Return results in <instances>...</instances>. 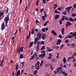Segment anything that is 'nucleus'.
<instances>
[{
  "instance_id": "nucleus-1",
  "label": "nucleus",
  "mask_w": 76,
  "mask_h": 76,
  "mask_svg": "<svg viewBox=\"0 0 76 76\" xmlns=\"http://www.w3.org/2000/svg\"><path fill=\"white\" fill-rule=\"evenodd\" d=\"M42 35V34H40L39 33H38L37 34V36L38 38L37 37H36L34 39V45H36V43L38 42L37 41H38L39 40L41 39Z\"/></svg>"
},
{
  "instance_id": "nucleus-2",
  "label": "nucleus",
  "mask_w": 76,
  "mask_h": 76,
  "mask_svg": "<svg viewBox=\"0 0 76 76\" xmlns=\"http://www.w3.org/2000/svg\"><path fill=\"white\" fill-rule=\"evenodd\" d=\"M41 53H42L41 54L39 55V57L40 58L41 57L42 58H43L46 56L45 51L44 50L43 51H42Z\"/></svg>"
},
{
  "instance_id": "nucleus-3",
  "label": "nucleus",
  "mask_w": 76,
  "mask_h": 76,
  "mask_svg": "<svg viewBox=\"0 0 76 76\" xmlns=\"http://www.w3.org/2000/svg\"><path fill=\"white\" fill-rule=\"evenodd\" d=\"M9 20V15L7 14V15H6V17H5L4 20V22L8 23V21Z\"/></svg>"
},
{
  "instance_id": "nucleus-4",
  "label": "nucleus",
  "mask_w": 76,
  "mask_h": 76,
  "mask_svg": "<svg viewBox=\"0 0 76 76\" xmlns=\"http://www.w3.org/2000/svg\"><path fill=\"white\" fill-rule=\"evenodd\" d=\"M39 61H37L36 64H35V67H36V69H37L38 70L39 69L40 66H39Z\"/></svg>"
},
{
  "instance_id": "nucleus-5",
  "label": "nucleus",
  "mask_w": 76,
  "mask_h": 76,
  "mask_svg": "<svg viewBox=\"0 0 76 76\" xmlns=\"http://www.w3.org/2000/svg\"><path fill=\"white\" fill-rule=\"evenodd\" d=\"M61 20H62V21H64L65 20H66V21H69V18L63 15L62 18H61Z\"/></svg>"
},
{
  "instance_id": "nucleus-6",
  "label": "nucleus",
  "mask_w": 76,
  "mask_h": 76,
  "mask_svg": "<svg viewBox=\"0 0 76 76\" xmlns=\"http://www.w3.org/2000/svg\"><path fill=\"white\" fill-rule=\"evenodd\" d=\"M48 16V15L46 14V11H45L44 13V16H42V20H44L45 19V18H47Z\"/></svg>"
},
{
  "instance_id": "nucleus-7",
  "label": "nucleus",
  "mask_w": 76,
  "mask_h": 76,
  "mask_svg": "<svg viewBox=\"0 0 76 76\" xmlns=\"http://www.w3.org/2000/svg\"><path fill=\"white\" fill-rule=\"evenodd\" d=\"M23 50V46H22L21 48V49L19 48H18V50L17 51V52L18 53H19L21 52H22V51Z\"/></svg>"
},
{
  "instance_id": "nucleus-8",
  "label": "nucleus",
  "mask_w": 76,
  "mask_h": 76,
  "mask_svg": "<svg viewBox=\"0 0 76 76\" xmlns=\"http://www.w3.org/2000/svg\"><path fill=\"white\" fill-rule=\"evenodd\" d=\"M1 28L2 31H3L4 29L5 28V23L4 22H2V23L1 25Z\"/></svg>"
},
{
  "instance_id": "nucleus-9",
  "label": "nucleus",
  "mask_w": 76,
  "mask_h": 76,
  "mask_svg": "<svg viewBox=\"0 0 76 76\" xmlns=\"http://www.w3.org/2000/svg\"><path fill=\"white\" fill-rule=\"evenodd\" d=\"M70 35H72L73 37H75L74 39H76V32H75V33H73L72 32H71L70 33Z\"/></svg>"
},
{
  "instance_id": "nucleus-10",
  "label": "nucleus",
  "mask_w": 76,
  "mask_h": 76,
  "mask_svg": "<svg viewBox=\"0 0 76 76\" xmlns=\"http://www.w3.org/2000/svg\"><path fill=\"white\" fill-rule=\"evenodd\" d=\"M60 66L59 68H57V72H59L60 70H61L62 68H63V66L62 65H60Z\"/></svg>"
},
{
  "instance_id": "nucleus-11",
  "label": "nucleus",
  "mask_w": 76,
  "mask_h": 76,
  "mask_svg": "<svg viewBox=\"0 0 76 76\" xmlns=\"http://www.w3.org/2000/svg\"><path fill=\"white\" fill-rule=\"evenodd\" d=\"M72 23H71L69 22V21H67V23H66V27H68L70 25H72Z\"/></svg>"
},
{
  "instance_id": "nucleus-12",
  "label": "nucleus",
  "mask_w": 76,
  "mask_h": 76,
  "mask_svg": "<svg viewBox=\"0 0 76 76\" xmlns=\"http://www.w3.org/2000/svg\"><path fill=\"white\" fill-rule=\"evenodd\" d=\"M61 40L60 39H58V40L57 42L56 43V45H59L61 43Z\"/></svg>"
},
{
  "instance_id": "nucleus-13",
  "label": "nucleus",
  "mask_w": 76,
  "mask_h": 76,
  "mask_svg": "<svg viewBox=\"0 0 76 76\" xmlns=\"http://www.w3.org/2000/svg\"><path fill=\"white\" fill-rule=\"evenodd\" d=\"M72 8V7H66V9L65 10H67V12H69V11L70 10V9H71Z\"/></svg>"
},
{
  "instance_id": "nucleus-14",
  "label": "nucleus",
  "mask_w": 76,
  "mask_h": 76,
  "mask_svg": "<svg viewBox=\"0 0 76 76\" xmlns=\"http://www.w3.org/2000/svg\"><path fill=\"white\" fill-rule=\"evenodd\" d=\"M20 75V70H18V71L17 72V74L16 75V76Z\"/></svg>"
},
{
  "instance_id": "nucleus-15",
  "label": "nucleus",
  "mask_w": 76,
  "mask_h": 76,
  "mask_svg": "<svg viewBox=\"0 0 76 76\" xmlns=\"http://www.w3.org/2000/svg\"><path fill=\"white\" fill-rule=\"evenodd\" d=\"M46 34H44L42 36V39L44 40V39L46 38Z\"/></svg>"
},
{
  "instance_id": "nucleus-16",
  "label": "nucleus",
  "mask_w": 76,
  "mask_h": 76,
  "mask_svg": "<svg viewBox=\"0 0 76 76\" xmlns=\"http://www.w3.org/2000/svg\"><path fill=\"white\" fill-rule=\"evenodd\" d=\"M4 12H0V20L1 19V17L3 15H4Z\"/></svg>"
},
{
  "instance_id": "nucleus-17",
  "label": "nucleus",
  "mask_w": 76,
  "mask_h": 76,
  "mask_svg": "<svg viewBox=\"0 0 76 76\" xmlns=\"http://www.w3.org/2000/svg\"><path fill=\"white\" fill-rule=\"evenodd\" d=\"M59 15H55V19L56 20L58 19L59 18Z\"/></svg>"
},
{
  "instance_id": "nucleus-18",
  "label": "nucleus",
  "mask_w": 76,
  "mask_h": 76,
  "mask_svg": "<svg viewBox=\"0 0 76 76\" xmlns=\"http://www.w3.org/2000/svg\"><path fill=\"white\" fill-rule=\"evenodd\" d=\"M64 28H63L62 29V31H61V32L62 33V34L63 35L64 34Z\"/></svg>"
},
{
  "instance_id": "nucleus-19",
  "label": "nucleus",
  "mask_w": 76,
  "mask_h": 76,
  "mask_svg": "<svg viewBox=\"0 0 76 76\" xmlns=\"http://www.w3.org/2000/svg\"><path fill=\"white\" fill-rule=\"evenodd\" d=\"M63 61L64 62V64H65L66 61V59L65 57H64L63 59Z\"/></svg>"
},
{
  "instance_id": "nucleus-20",
  "label": "nucleus",
  "mask_w": 76,
  "mask_h": 76,
  "mask_svg": "<svg viewBox=\"0 0 76 76\" xmlns=\"http://www.w3.org/2000/svg\"><path fill=\"white\" fill-rule=\"evenodd\" d=\"M38 72L37 70H35L34 71V72L33 73V75H36L37 72Z\"/></svg>"
},
{
  "instance_id": "nucleus-21",
  "label": "nucleus",
  "mask_w": 76,
  "mask_h": 76,
  "mask_svg": "<svg viewBox=\"0 0 76 76\" xmlns=\"http://www.w3.org/2000/svg\"><path fill=\"white\" fill-rule=\"evenodd\" d=\"M63 75H64L65 76H66L68 75V73H65L64 71L63 72Z\"/></svg>"
},
{
  "instance_id": "nucleus-22",
  "label": "nucleus",
  "mask_w": 76,
  "mask_h": 76,
  "mask_svg": "<svg viewBox=\"0 0 76 76\" xmlns=\"http://www.w3.org/2000/svg\"><path fill=\"white\" fill-rule=\"evenodd\" d=\"M69 20L68 21H69V22H73V19L72 18H69Z\"/></svg>"
},
{
  "instance_id": "nucleus-23",
  "label": "nucleus",
  "mask_w": 76,
  "mask_h": 76,
  "mask_svg": "<svg viewBox=\"0 0 76 76\" xmlns=\"http://www.w3.org/2000/svg\"><path fill=\"white\" fill-rule=\"evenodd\" d=\"M45 49V47L44 46H42V47L41 49V51H43Z\"/></svg>"
},
{
  "instance_id": "nucleus-24",
  "label": "nucleus",
  "mask_w": 76,
  "mask_h": 76,
  "mask_svg": "<svg viewBox=\"0 0 76 76\" xmlns=\"http://www.w3.org/2000/svg\"><path fill=\"white\" fill-rule=\"evenodd\" d=\"M63 9V8L62 7L58 8V10L59 11H61Z\"/></svg>"
},
{
  "instance_id": "nucleus-25",
  "label": "nucleus",
  "mask_w": 76,
  "mask_h": 76,
  "mask_svg": "<svg viewBox=\"0 0 76 76\" xmlns=\"http://www.w3.org/2000/svg\"><path fill=\"white\" fill-rule=\"evenodd\" d=\"M23 55L22 54H21L20 56V59H22L23 58Z\"/></svg>"
},
{
  "instance_id": "nucleus-26",
  "label": "nucleus",
  "mask_w": 76,
  "mask_h": 76,
  "mask_svg": "<svg viewBox=\"0 0 76 76\" xmlns=\"http://www.w3.org/2000/svg\"><path fill=\"white\" fill-rule=\"evenodd\" d=\"M34 29L33 28L31 30V34H34Z\"/></svg>"
},
{
  "instance_id": "nucleus-27",
  "label": "nucleus",
  "mask_w": 76,
  "mask_h": 76,
  "mask_svg": "<svg viewBox=\"0 0 76 76\" xmlns=\"http://www.w3.org/2000/svg\"><path fill=\"white\" fill-rule=\"evenodd\" d=\"M4 61H1V63L0 64V66H2L3 65Z\"/></svg>"
},
{
  "instance_id": "nucleus-28",
  "label": "nucleus",
  "mask_w": 76,
  "mask_h": 76,
  "mask_svg": "<svg viewBox=\"0 0 76 76\" xmlns=\"http://www.w3.org/2000/svg\"><path fill=\"white\" fill-rule=\"evenodd\" d=\"M64 44H62L61 45V46L60 47V49H61V48H63L64 47Z\"/></svg>"
},
{
  "instance_id": "nucleus-29",
  "label": "nucleus",
  "mask_w": 76,
  "mask_h": 76,
  "mask_svg": "<svg viewBox=\"0 0 76 76\" xmlns=\"http://www.w3.org/2000/svg\"><path fill=\"white\" fill-rule=\"evenodd\" d=\"M63 72L62 69H61L60 72L59 71H58L57 72L59 73V74H61Z\"/></svg>"
},
{
  "instance_id": "nucleus-30",
  "label": "nucleus",
  "mask_w": 76,
  "mask_h": 76,
  "mask_svg": "<svg viewBox=\"0 0 76 76\" xmlns=\"http://www.w3.org/2000/svg\"><path fill=\"white\" fill-rule=\"evenodd\" d=\"M57 5L56 4H55V5H54V7H53V9L55 10L56 9V8H57Z\"/></svg>"
},
{
  "instance_id": "nucleus-31",
  "label": "nucleus",
  "mask_w": 76,
  "mask_h": 76,
  "mask_svg": "<svg viewBox=\"0 0 76 76\" xmlns=\"http://www.w3.org/2000/svg\"><path fill=\"white\" fill-rule=\"evenodd\" d=\"M72 16L75 17L76 16V13L75 14H74V13H72L71 15Z\"/></svg>"
},
{
  "instance_id": "nucleus-32",
  "label": "nucleus",
  "mask_w": 76,
  "mask_h": 76,
  "mask_svg": "<svg viewBox=\"0 0 76 76\" xmlns=\"http://www.w3.org/2000/svg\"><path fill=\"white\" fill-rule=\"evenodd\" d=\"M59 24L60 25H62V20H59Z\"/></svg>"
},
{
  "instance_id": "nucleus-33",
  "label": "nucleus",
  "mask_w": 76,
  "mask_h": 76,
  "mask_svg": "<svg viewBox=\"0 0 76 76\" xmlns=\"http://www.w3.org/2000/svg\"><path fill=\"white\" fill-rule=\"evenodd\" d=\"M44 43H45V42H44V41H41V42H40V44H42L43 45L44 44Z\"/></svg>"
},
{
  "instance_id": "nucleus-34",
  "label": "nucleus",
  "mask_w": 76,
  "mask_h": 76,
  "mask_svg": "<svg viewBox=\"0 0 76 76\" xmlns=\"http://www.w3.org/2000/svg\"><path fill=\"white\" fill-rule=\"evenodd\" d=\"M34 56H31V58H30V59L32 60H34Z\"/></svg>"
},
{
  "instance_id": "nucleus-35",
  "label": "nucleus",
  "mask_w": 76,
  "mask_h": 76,
  "mask_svg": "<svg viewBox=\"0 0 76 76\" xmlns=\"http://www.w3.org/2000/svg\"><path fill=\"white\" fill-rule=\"evenodd\" d=\"M71 46L73 48H75V44L73 43L72 44Z\"/></svg>"
},
{
  "instance_id": "nucleus-36",
  "label": "nucleus",
  "mask_w": 76,
  "mask_h": 76,
  "mask_svg": "<svg viewBox=\"0 0 76 76\" xmlns=\"http://www.w3.org/2000/svg\"><path fill=\"white\" fill-rule=\"evenodd\" d=\"M74 56H72L71 57H70L69 58H68V61H69L70 59L72 58H74Z\"/></svg>"
},
{
  "instance_id": "nucleus-37",
  "label": "nucleus",
  "mask_w": 76,
  "mask_h": 76,
  "mask_svg": "<svg viewBox=\"0 0 76 76\" xmlns=\"http://www.w3.org/2000/svg\"><path fill=\"white\" fill-rule=\"evenodd\" d=\"M73 7H74V8H75V9H76V3H74V5H73Z\"/></svg>"
},
{
  "instance_id": "nucleus-38",
  "label": "nucleus",
  "mask_w": 76,
  "mask_h": 76,
  "mask_svg": "<svg viewBox=\"0 0 76 76\" xmlns=\"http://www.w3.org/2000/svg\"><path fill=\"white\" fill-rule=\"evenodd\" d=\"M62 13L64 15H66V10H64V12H63Z\"/></svg>"
},
{
  "instance_id": "nucleus-39",
  "label": "nucleus",
  "mask_w": 76,
  "mask_h": 76,
  "mask_svg": "<svg viewBox=\"0 0 76 76\" xmlns=\"http://www.w3.org/2000/svg\"><path fill=\"white\" fill-rule=\"evenodd\" d=\"M42 32H44L45 31V28H43L42 29Z\"/></svg>"
},
{
  "instance_id": "nucleus-40",
  "label": "nucleus",
  "mask_w": 76,
  "mask_h": 76,
  "mask_svg": "<svg viewBox=\"0 0 76 76\" xmlns=\"http://www.w3.org/2000/svg\"><path fill=\"white\" fill-rule=\"evenodd\" d=\"M49 65H50L49 64H45V66L46 67H48V66H49Z\"/></svg>"
},
{
  "instance_id": "nucleus-41",
  "label": "nucleus",
  "mask_w": 76,
  "mask_h": 76,
  "mask_svg": "<svg viewBox=\"0 0 76 76\" xmlns=\"http://www.w3.org/2000/svg\"><path fill=\"white\" fill-rule=\"evenodd\" d=\"M56 54L57 55V56L56 57V58H59V57H58V55H59V54H58V53H56Z\"/></svg>"
},
{
  "instance_id": "nucleus-42",
  "label": "nucleus",
  "mask_w": 76,
  "mask_h": 76,
  "mask_svg": "<svg viewBox=\"0 0 76 76\" xmlns=\"http://www.w3.org/2000/svg\"><path fill=\"white\" fill-rule=\"evenodd\" d=\"M57 71H56L55 70L53 71V73L55 74V75H56L57 73Z\"/></svg>"
},
{
  "instance_id": "nucleus-43",
  "label": "nucleus",
  "mask_w": 76,
  "mask_h": 76,
  "mask_svg": "<svg viewBox=\"0 0 76 76\" xmlns=\"http://www.w3.org/2000/svg\"><path fill=\"white\" fill-rule=\"evenodd\" d=\"M21 26H20V28H19V33H20V32L21 31Z\"/></svg>"
},
{
  "instance_id": "nucleus-44",
  "label": "nucleus",
  "mask_w": 76,
  "mask_h": 76,
  "mask_svg": "<svg viewBox=\"0 0 76 76\" xmlns=\"http://www.w3.org/2000/svg\"><path fill=\"white\" fill-rule=\"evenodd\" d=\"M59 37L60 38H62V36L61 35V34H59Z\"/></svg>"
},
{
  "instance_id": "nucleus-45",
  "label": "nucleus",
  "mask_w": 76,
  "mask_h": 76,
  "mask_svg": "<svg viewBox=\"0 0 76 76\" xmlns=\"http://www.w3.org/2000/svg\"><path fill=\"white\" fill-rule=\"evenodd\" d=\"M51 62L53 63L55 61V59H52V60H51Z\"/></svg>"
},
{
  "instance_id": "nucleus-46",
  "label": "nucleus",
  "mask_w": 76,
  "mask_h": 76,
  "mask_svg": "<svg viewBox=\"0 0 76 76\" xmlns=\"http://www.w3.org/2000/svg\"><path fill=\"white\" fill-rule=\"evenodd\" d=\"M30 35H28V36H27V40H28V39L30 38Z\"/></svg>"
},
{
  "instance_id": "nucleus-47",
  "label": "nucleus",
  "mask_w": 76,
  "mask_h": 76,
  "mask_svg": "<svg viewBox=\"0 0 76 76\" xmlns=\"http://www.w3.org/2000/svg\"><path fill=\"white\" fill-rule=\"evenodd\" d=\"M68 37H69V38H73V37L70 35H68Z\"/></svg>"
},
{
  "instance_id": "nucleus-48",
  "label": "nucleus",
  "mask_w": 76,
  "mask_h": 76,
  "mask_svg": "<svg viewBox=\"0 0 76 76\" xmlns=\"http://www.w3.org/2000/svg\"><path fill=\"white\" fill-rule=\"evenodd\" d=\"M43 3L45 4L46 3V0H42Z\"/></svg>"
},
{
  "instance_id": "nucleus-49",
  "label": "nucleus",
  "mask_w": 76,
  "mask_h": 76,
  "mask_svg": "<svg viewBox=\"0 0 76 76\" xmlns=\"http://www.w3.org/2000/svg\"><path fill=\"white\" fill-rule=\"evenodd\" d=\"M39 1L38 0L37 1V2L36 3V5H37V6L38 5Z\"/></svg>"
},
{
  "instance_id": "nucleus-50",
  "label": "nucleus",
  "mask_w": 76,
  "mask_h": 76,
  "mask_svg": "<svg viewBox=\"0 0 76 76\" xmlns=\"http://www.w3.org/2000/svg\"><path fill=\"white\" fill-rule=\"evenodd\" d=\"M17 32H18V30H16V31L15 32V33L14 34L15 36V35L17 34Z\"/></svg>"
},
{
  "instance_id": "nucleus-51",
  "label": "nucleus",
  "mask_w": 76,
  "mask_h": 76,
  "mask_svg": "<svg viewBox=\"0 0 76 76\" xmlns=\"http://www.w3.org/2000/svg\"><path fill=\"white\" fill-rule=\"evenodd\" d=\"M27 9H28V7L27 6H26V7L25 8V11H27Z\"/></svg>"
},
{
  "instance_id": "nucleus-52",
  "label": "nucleus",
  "mask_w": 76,
  "mask_h": 76,
  "mask_svg": "<svg viewBox=\"0 0 76 76\" xmlns=\"http://www.w3.org/2000/svg\"><path fill=\"white\" fill-rule=\"evenodd\" d=\"M20 63L23 64V65H25V63H24V62H23Z\"/></svg>"
},
{
  "instance_id": "nucleus-53",
  "label": "nucleus",
  "mask_w": 76,
  "mask_h": 76,
  "mask_svg": "<svg viewBox=\"0 0 76 76\" xmlns=\"http://www.w3.org/2000/svg\"><path fill=\"white\" fill-rule=\"evenodd\" d=\"M44 10V8H43L42 9H41L40 10V12L41 13Z\"/></svg>"
},
{
  "instance_id": "nucleus-54",
  "label": "nucleus",
  "mask_w": 76,
  "mask_h": 76,
  "mask_svg": "<svg viewBox=\"0 0 76 76\" xmlns=\"http://www.w3.org/2000/svg\"><path fill=\"white\" fill-rule=\"evenodd\" d=\"M65 41H66V43H68V39H67Z\"/></svg>"
},
{
  "instance_id": "nucleus-55",
  "label": "nucleus",
  "mask_w": 76,
  "mask_h": 76,
  "mask_svg": "<svg viewBox=\"0 0 76 76\" xmlns=\"http://www.w3.org/2000/svg\"><path fill=\"white\" fill-rule=\"evenodd\" d=\"M39 48H37V49H36V51H37V52H38V51H39Z\"/></svg>"
},
{
  "instance_id": "nucleus-56",
  "label": "nucleus",
  "mask_w": 76,
  "mask_h": 76,
  "mask_svg": "<svg viewBox=\"0 0 76 76\" xmlns=\"http://www.w3.org/2000/svg\"><path fill=\"white\" fill-rule=\"evenodd\" d=\"M73 66L75 67H76V62L75 63H74Z\"/></svg>"
},
{
  "instance_id": "nucleus-57",
  "label": "nucleus",
  "mask_w": 76,
  "mask_h": 76,
  "mask_svg": "<svg viewBox=\"0 0 76 76\" xmlns=\"http://www.w3.org/2000/svg\"><path fill=\"white\" fill-rule=\"evenodd\" d=\"M73 59H74V60L73 61V62L75 61H76V60H75V57H73Z\"/></svg>"
},
{
  "instance_id": "nucleus-58",
  "label": "nucleus",
  "mask_w": 76,
  "mask_h": 76,
  "mask_svg": "<svg viewBox=\"0 0 76 76\" xmlns=\"http://www.w3.org/2000/svg\"><path fill=\"white\" fill-rule=\"evenodd\" d=\"M48 30V28H47V27H46L45 29V31L47 32Z\"/></svg>"
},
{
  "instance_id": "nucleus-59",
  "label": "nucleus",
  "mask_w": 76,
  "mask_h": 76,
  "mask_svg": "<svg viewBox=\"0 0 76 76\" xmlns=\"http://www.w3.org/2000/svg\"><path fill=\"white\" fill-rule=\"evenodd\" d=\"M5 23V27H6L7 26V24L8 22H4Z\"/></svg>"
},
{
  "instance_id": "nucleus-60",
  "label": "nucleus",
  "mask_w": 76,
  "mask_h": 76,
  "mask_svg": "<svg viewBox=\"0 0 76 76\" xmlns=\"http://www.w3.org/2000/svg\"><path fill=\"white\" fill-rule=\"evenodd\" d=\"M34 43V42H31L30 43V45H33V43Z\"/></svg>"
},
{
  "instance_id": "nucleus-61",
  "label": "nucleus",
  "mask_w": 76,
  "mask_h": 76,
  "mask_svg": "<svg viewBox=\"0 0 76 76\" xmlns=\"http://www.w3.org/2000/svg\"><path fill=\"white\" fill-rule=\"evenodd\" d=\"M35 31H36L37 32H38L39 31V30H38V29L37 28H36L35 30Z\"/></svg>"
},
{
  "instance_id": "nucleus-62",
  "label": "nucleus",
  "mask_w": 76,
  "mask_h": 76,
  "mask_svg": "<svg viewBox=\"0 0 76 76\" xmlns=\"http://www.w3.org/2000/svg\"><path fill=\"white\" fill-rule=\"evenodd\" d=\"M51 58V56H49V57H48V59H50Z\"/></svg>"
},
{
  "instance_id": "nucleus-63",
  "label": "nucleus",
  "mask_w": 76,
  "mask_h": 76,
  "mask_svg": "<svg viewBox=\"0 0 76 76\" xmlns=\"http://www.w3.org/2000/svg\"><path fill=\"white\" fill-rule=\"evenodd\" d=\"M76 21V18H75L74 19H73V21Z\"/></svg>"
},
{
  "instance_id": "nucleus-64",
  "label": "nucleus",
  "mask_w": 76,
  "mask_h": 76,
  "mask_svg": "<svg viewBox=\"0 0 76 76\" xmlns=\"http://www.w3.org/2000/svg\"><path fill=\"white\" fill-rule=\"evenodd\" d=\"M73 56H76V53H75V52L74 53V54L73 55Z\"/></svg>"
}]
</instances>
